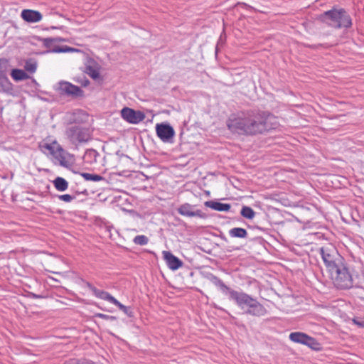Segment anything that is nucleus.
I'll use <instances>...</instances> for the list:
<instances>
[{"label":"nucleus","instance_id":"obj_1","mask_svg":"<svg viewBox=\"0 0 364 364\" xmlns=\"http://www.w3.org/2000/svg\"><path fill=\"white\" fill-rule=\"evenodd\" d=\"M274 119L271 115L265 117L260 114H249L247 117H233L228 119L227 126L233 133L241 135H255L270 129L267 121Z\"/></svg>","mask_w":364,"mask_h":364},{"label":"nucleus","instance_id":"obj_2","mask_svg":"<svg viewBox=\"0 0 364 364\" xmlns=\"http://www.w3.org/2000/svg\"><path fill=\"white\" fill-rule=\"evenodd\" d=\"M39 149L55 163H58L62 166L68 167L73 161V156L64 150L56 140L48 138L43 139L39 144Z\"/></svg>","mask_w":364,"mask_h":364},{"label":"nucleus","instance_id":"obj_3","mask_svg":"<svg viewBox=\"0 0 364 364\" xmlns=\"http://www.w3.org/2000/svg\"><path fill=\"white\" fill-rule=\"evenodd\" d=\"M230 298L245 314L255 316H261L266 314V309L256 299L244 292L232 291Z\"/></svg>","mask_w":364,"mask_h":364},{"label":"nucleus","instance_id":"obj_4","mask_svg":"<svg viewBox=\"0 0 364 364\" xmlns=\"http://www.w3.org/2000/svg\"><path fill=\"white\" fill-rule=\"evenodd\" d=\"M320 18L323 22L336 28H349L352 25L350 16L342 9L327 11L321 14Z\"/></svg>","mask_w":364,"mask_h":364},{"label":"nucleus","instance_id":"obj_5","mask_svg":"<svg viewBox=\"0 0 364 364\" xmlns=\"http://www.w3.org/2000/svg\"><path fill=\"white\" fill-rule=\"evenodd\" d=\"M326 271L329 273L345 263L344 258L338 253L336 247L328 244L320 250Z\"/></svg>","mask_w":364,"mask_h":364},{"label":"nucleus","instance_id":"obj_6","mask_svg":"<svg viewBox=\"0 0 364 364\" xmlns=\"http://www.w3.org/2000/svg\"><path fill=\"white\" fill-rule=\"evenodd\" d=\"M333 285L338 289H349L353 287V279L346 262L329 272Z\"/></svg>","mask_w":364,"mask_h":364},{"label":"nucleus","instance_id":"obj_7","mask_svg":"<svg viewBox=\"0 0 364 364\" xmlns=\"http://www.w3.org/2000/svg\"><path fill=\"white\" fill-rule=\"evenodd\" d=\"M289 338L291 341L296 343L305 345L313 350H320V343L313 337L303 332H292Z\"/></svg>","mask_w":364,"mask_h":364},{"label":"nucleus","instance_id":"obj_8","mask_svg":"<svg viewBox=\"0 0 364 364\" xmlns=\"http://www.w3.org/2000/svg\"><path fill=\"white\" fill-rule=\"evenodd\" d=\"M56 90L61 95H66L73 98L85 96L84 91L80 87L67 81L60 82Z\"/></svg>","mask_w":364,"mask_h":364},{"label":"nucleus","instance_id":"obj_9","mask_svg":"<svg viewBox=\"0 0 364 364\" xmlns=\"http://www.w3.org/2000/svg\"><path fill=\"white\" fill-rule=\"evenodd\" d=\"M66 133L73 143L87 141L90 137L89 129L78 125L72 126Z\"/></svg>","mask_w":364,"mask_h":364},{"label":"nucleus","instance_id":"obj_10","mask_svg":"<svg viewBox=\"0 0 364 364\" xmlns=\"http://www.w3.org/2000/svg\"><path fill=\"white\" fill-rule=\"evenodd\" d=\"M43 46L51 53H73L78 52L79 50L68 46H60L58 40L53 38H45L43 41Z\"/></svg>","mask_w":364,"mask_h":364},{"label":"nucleus","instance_id":"obj_11","mask_svg":"<svg viewBox=\"0 0 364 364\" xmlns=\"http://www.w3.org/2000/svg\"><path fill=\"white\" fill-rule=\"evenodd\" d=\"M122 118L131 124H138L143 121L145 115L140 111H135L129 107H124L121 111Z\"/></svg>","mask_w":364,"mask_h":364},{"label":"nucleus","instance_id":"obj_12","mask_svg":"<svg viewBox=\"0 0 364 364\" xmlns=\"http://www.w3.org/2000/svg\"><path fill=\"white\" fill-rule=\"evenodd\" d=\"M156 132L157 136L163 141H168L174 136V130L168 124H157L156 126Z\"/></svg>","mask_w":364,"mask_h":364},{"label":"nucleus","instance_id":"obj_13","mask_svg":"<svg viewBox=\"0 0 364 364\" xmlns=\"http://www.w3.org/2000/svg\"><path fill=\"white\" fill-rule=\"evenodd\" d=\"M162 255L170 269L176 270L182 267L183 262L168 251H163Z\"/></svg>","mask_w":364,"mask_h":364},{"label":"nucleus","instance_id":"obj_14","mask_svg":"<svg viewBox=\"0 0 364 364\" xmlns=\"http://www.w3.org/2000/svg\"><path fill=\"white\" fill-rule=\"evenodd\" d=\"M21 17L28 23H38L43 18L39 11L32 9H23L21 13Z\"/></svg>","mask_w":364,"mask_h":364},{"label":"nucleus","instance_id":"obj_15","mask_svg":"<svg viewBox=\"0 0 364 364\" xmlns=\"http://www.w3.org/2000/svg\"><path fill=\"white\" fill-rule=\"evenodd\" d=\"M178 212L180 215L186 216V217H203V213L201 210H197L194 211L193 210L192 206L188 203H185L181 205L178 208Z\"/></svg>","mask_w":364,"mask_h":364},{"label":"nucleus","instance_id":"obj_16","mask_svg":"<svg viewBox=\"0 0 364 364\" xmlns=\"http://www.w3.org/2000/svg\"><path fill=\"white\" fill-rule=\"evenodd\" d=\"M100 65L95 61H91L85 67V73H87L93 80L100 78Z\"/></svg>","mask_w":364,"mask_h":364},{"label":"nucleus","instance_id":"obj_17","mask_svg":"<svg viewBox=\"0 0 364 364\" xmlns=\"http://www.w3.org/2000/svg\"><path fill=\"white\" fill-rule=\"evenodd\" d=\"M204 205L205 207L220 212H228L231 208V205L230 204L222 203L213 200L205 201Z\"/></svg>","mask_w":364,"mask_h":364},{"label":"nucleus","instance_id":"obj_18","mask_svg":"<svg viewBox=\"0 0 364 364\" xmlns=\"http://www.w3.org/2000/svg\"><path fill=\"white\" fill-rule=\"evenodd\" d=\"M90 289L92 291L94 294L97 298L101 299L102 300L107 301L113 304H114L117 300L114 296H112L109 293H108L107 291L99 290L94 287H91Z\"/></svg>","mask_w":364,"mask_h":364},{"label":"nucleus","instance_id":"obj_19","mask_svg":"<svg viewBox=\"0 0 364 364\" xmlns=\"http://www.w3.org/2000/svg\"><path fill=\"white\" fill-rule=\"evenodd\" d=\"M11 76L14 81H21L28 79L29 75L21 69H13L11 72Z\"/></svg>","mask_w":364,"mask_h":364},{"label":"nucleus","instance_id":"obj_20","mask_svg":"<svg viewBox=\"0 0 364 364\" xmlns=\"http://www.w3.org/2000/svg\"><path fill=\"white\" fill-rule=\"evenodd\" d=\"M54 187L59 191H65L68 188V183L62 177H57L53 181Z\"/></svg>","mask_w":364,"mask_h":364},{"label":"nucleus","instance_id":"obj_21","mask_svg":"<svg viewBox=\"0 0 364 364\" xmlns=\"http://www.w3.org/2000/svg\"><path fill=\"white\" fill-rule=\"evenodd\" d=\"M229 235L232 237L245 238L247 236V232L242 228H234L229 230Z\"/></svg>","mask_w":364,"mask_h":364},{"label":"nucleus","instance_id":"obj_22","mask_svg":"<svg viewBox=\"0 0 364 364\" xmlns=\"http://www.w3.org/2000/svg\"><path fill=\"white\" fill-rule=\"evenodd\" d=\"M80 176L86 181H100L104 178L102 176L97 174H92L89 173H81Z\"/></svg>","mask_w":364,"mask_h":364},{"label":"nucleus","instance_id":"obj_23","mask_svg":"<svg viewBox=\"0 0 364 364\" xmlns=\"http://www.w3.org/2000/svg\"><path fill=\"white\" fill-rule=\"evenodd\" d=\"M240 213L242 217L250 220L255 215V211L250 207L247 206H244L242 208Z\"/></svg>","mask_w":364,"mask_h":364},{"label":"nucleus","instance_id":"obj_24","mask_svg":"<svg viewBox=\"0 0 364 364\" xmlns=\"http://www.w3.org/2000/svg\"><path fill=\"white\" fill-rule=\"evenodd\" d=\"M24 68L26 71L34 73L37 69V63L33 60H28L26 61Z\"/></svg>","mask_w":364,"mask_h":364},{"label":"nucleus","instance_id":"obj_25","mask_svg":"<svg viewBox=\"0 0 364 364\" xmlns=\"http://www.w3.org/2000/svg\"><path fill=\"white\" fill-rule=\"evenodd\" d=\"M133 242L136 245H146L149 242V239H148V237L146 236H145L144 235H141L136 236L134 238Z\"/></svg>","mask_w":364,"mask_h":364},{"label":"nucleus","instance_id":"obj_26","mask_svg":"<svg viewBox=\"0 0 364 364\" xmlns=\"http://www.w3.org/2000/svg\"><path fill=\"white\" fill-rule=\"evenodd\" d=\"M115 306H117L120 310H122L125 314H127L129 316H132L133 313L129 309V307L124 306L122 303H120L118 300H117L116 303L114 304Z\"/></svg>","mask_w":364,"mask_h":364},{"label":"nucleus","instance_id":"obj_27","mask_svg":"<svg viewBox=\"0 0 364 364\" xmlns=\"http://www.w3.org/2000/svg\"><path fill=\"white\" fill-rule=\"evenodd\" d=\"M0 83L5 85L6 90H9L11 86V83L5 75L0 77Z\"/></svg>","mask_w":364,"mask_h":364},{"label":"nucleus","instance_id":"obj_28","mask_svg":"<svg viewBox=\"0 0 364 364\" xmlns=\"http://www.w3.org/2000/svg\"><path fill=\"white\" fill-rule=\"evenodd\" d=\"M75 81H76L77 83L80 84V85H81L82 87H87V86L90 85V81H89V80H88V79H87L85 77H82V78H80H80H77V79L75 80Z\"/></svg>","mask_w":364,"mask_h":364},{"label":"nucleus","instance_id":"obj_29","mask_svg":"<svg viewBox=\"0 0 364 364\" xmlns=\"http://www.w3.org/2000/svg\"><path fill=\"white\" fill-rule=\"evenodd\" d=\"M58 198L60 200H63L66 203L71 202L74 198L73 196H72L71 195H69V194L60 195V196H59Z\"/></svg>","mask_w":364,"mask_h":364},{"label":"nucleus","instance_id":"obj_30","mask_svg":"<svg viewBox=\"0 0 364 364\" xmlns=\"http://www.w3.org/2000/svg\"><path fill=\"white\" fill-rule=\"evenodd\" d=\"M97 316L99 318H101L102 319H109L112 321L116 320V317L113 316H109L103 314H97Z\"/></svg>","mask_w":364,"mask_h":364},{"label":"nucleus","instance_id":"obj_31","mask_svg":"<svg viewBox=\"0 0 364 364\" xmlns=\"http://www.w3.org/2000/svg\"><path fill=\"white\" fill-rule=\"evenodd\" d=\"M353 322L355 325H357V326H360V327H363V326H364L363 323V322H360V321H358L356 318H353Z\"/></svg>","mask_w":364,"mask_h":364},{"label":"nucleus","instance_id":"obj_32","mask_svg":"<svg viewBox=\"0 0 364 364\" xmlns=\"http://www.w3.org/2000/svg\"><path fill=\"white\" fill-rule=\"evenodd\" d=\"M80 361L75 359L70 360L66 364H80Z\"/></svg>","mask_w":364,"mask_h":364},{"label":"nucleus","instance_id":"obj_33","mask_svg":"<svg viewBox=\"0 0 364 364\" xmlns=\"http://www.w3.org/2000/svg\"><path fill=\"white\" fill-rule=\"evenodd\" d=\"M54 40H58V43H59L60 42H65L66 40L63 38H53Z\"/></svg>","mask_w":364,"mask_h":364},{"label":"nucleus","instance_id":"obj_34","mask_svg":"<svg viewBox=\"0 0 364 364\" xmlns=\"http://www.w3.org/2000/svg\"><path fill=\"white\" fill-rule=\"evenodd\" d=\"M1 62L6 63V60L1 59V60H0V63H1Z\"/></svg>","mask_w":364,"mask_h":364}]
</instances>
